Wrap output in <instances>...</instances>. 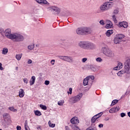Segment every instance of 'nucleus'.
Masks as SVG:
<instances>
[{
	"label": "nucleus",
	"mask_w": 130,
	"mask_h": 130,
	"mask_svg": "<svg viewBox=\"0 0 130 130\" xmlns=\"http://www.w3.org/2000/svg\"><path fill=\"white\" fill-rule=\"evenodd\" d=\"M83 35H88V34H91L92 30L89 27H83Z\"/></svg>",
	"instance_id": "9b49d317"
},
{
	"label": "nucleus",
	"mask_w": 130,
	"mask_h": 130,
	"mask_svg": "<svg viewBox=\"0 0 130 130\" xmlns=\"http://www.w3.org/2000/svg\"><path fill=\"white\" fill-rule=\"evenodd\" d=\"M0 130H3V129H0Z\"/></svg>",
	"instance_id": "0e129e2a"
},
{
	"label": "nucleus",
	"mask_w": 130,
	"mask_h": 130,
	"mask_svg": "<svg viewBox=\"0 0 130 130\" xmlns=\"http://www.w3.org/2000/svg\"><path fill=\"white\" fill-rule=\"evenodd\" d=\"M124 70H126V73L128 75L130 74V59H126L124 62Z\"/></svg>",
	"instance_id": "6e6552de"
},
{
	"label": "nucleus",
	"mask_w": 130,
	"mask_h": 130,
	"mask_svg": "<svg viewBox=\"0 0 130 130\" xmlns=\"http://www.w3.org/2000/svg\"><path fill=\"white\" fill-rule=\"evenodd\" d=\"M115 109V112H117V111H118V110H119V109H118V108L117 107L114 108Z\"/></svg>",
	"instance_id": "603ef678"
},
{
	"label": "nucleus",
	"mask_w": 130,
	"mask_h": 130,
	"mask_svg": "<svg viewBox=\"0 0 130 130\" xmlns=\"http://www.w3.org/2000/svg\"><path fill=\"white\" fill-rule=\"evenodd\" d=\"M105 120L106 121H108V120H109V118H108V117L105 118Z\"/></svg>",
	"instance_id": "13d9d810"
},
{
	"label": "nucleus",
	"mask_w": 130,
	"mask_h": 130,
	"mask_svg": "<svg viewBox=\"0 0 130 130\" xmlns=\"http://www.w3.org/2000/svg\"><path fill=\"white\" fill-rule=\"evenodd\" d=\"M17 130H21V126L18 125L16 127Z\"/></svg>",
	"instance_id": "6e6d98bb"
},
{
	"label": "nucleus",
	"mask_w": 130,
	"mask_h": 130,
	"mask_svg": "<svg viewBox=\"0 0 130 130\" xmlns=\"http://www.w3.org/2000/svg\"><path fill=\"white\" fill-rule=\"evenodd\" d=\"M100 24H101V25H102L103 26H104V25H105V23L104 22V20H101L100 21Z\"/></svg>",
	"instance_id": "a19ab883"
},
{
	"label": "nucleus",
	"mask_w": 130,
	"mask_h": 130,
	"mask_svg": "<svg viewBox=\"0 0 130 130\" xmlns=\"http://www.w3.org/2000/svg\"><path fill=\"white\" fill-rule=\"evenodd\" d=\"M47 10L53 11L54 15H58V14L60 13V9L56 6H50L49 7L47 8Z\"/></svg>",
	"instance_id": "0eeeda50"
},
{
	"label": "nucleus",
	"mask_w": 130,
	"mask_h": 130,
	"mask_svg": "<svg viewBox=\"0 0 130 130\" xmlns=\"http://www.w3.org/2000/svg\"><path fill=\"white\" fill-rule=\"evenodd\" d=\"M49 125L50 127H54L55 126V124L54 123H51L50 121H49L48 122Z\"/></svg>",
	"instance_id": "72a5a7b5"
},
{
	"label": "nucleus",
	"mask_w": 130,
	"mask_h": 130,
	"mask_svg": "<svg viewBox=\"0 0 130 130\" xmlns=\"http://www.w3.org/2000/svg\"><path fill=\"white\" fill-rule=\"evenodd\" d=\"M2 66H3V64H2V63L0 62V70L1 71H3L4 70V68H3Z\"/></svg>",
	"instance_id": "3c124183"
},
{
	"label": "nucleus",
	"mask_w": 130,
	"mask_h": 130,
	"mask_svg": "<svg viewBox=\"0 0 130 130\" xmlns=\"http://www.w3.org/2000/svg\"><path fill=\"white\" fill-rule=\"evenodd\" d=\"M125 73H126V71L125 69L124 70H122L117 73V76H118V77H121V75H123V74H125Z\"/></svg>",
	"instance_id": "412c9836"
},
{
	"label": "nucleus",
	"mask_w": 130,
	"mask_h": 130,
	"mask_svg": "<svg viewBox=\"0 0 130 130\" xmlns=\"http://www.w3.org/2000/svg\"><path fill=\"white\" fill-rule=\"evenodd\" d=\"M21 57H22V55L17 54L16 55V58L17 60H20L21 59Z\"/></svg>",
	"instance_id": "f704fd0d"
},
{
	"label": "nucleus",
	"mask_w": 130,
	"mask_h": 130,
	"mask_svg": "<svg viewBox=\"0 0 130 130\" xmlns=\"http://www.w3.org/2000/svg\"><path fill=\"white\" fill-rule=\"evenodd\" d=\"M25 130H30V128H29V126H27V127L25 128Z\"/></svg>",
	"instance_id": "052dcab7"
},
{
	"label": "nucleus",
	"mask_w": 130,
	"mask_h": 130,
	"mask_svg": "<svg viewBox=\"0 0 130 130\" xmlns=\"http://www.w3.org/2000/svg\"><path fill=\"white\" fill-rule=\"evenodd\" d=\"M112 18L114 23H117V19H116V17L115 16V15H113Z\"/></svg>",
	"instance_id": "473e14b6"
},
{
	"label": "nucleus",
	"mask_w": 130,
	"mask_h": 130,
	"mask_svg": "<svg viewBox=\"0 0 130 130\" xmlns=\"http://www.w3.org/2000/svg\"><path fill=\"white\" fill-rule=\"evenodd\" d=\"M129 92L130 91H126V92H125V95H127L128 94H129Z\"/></svg>",
	"instance_id": "bf43d9fd"
},
{
	"label": "nucleus",
	"mask_w": 130,
	"mask_h": 130,
	"mask_svg": "<svg viewBox=\"0 0 130 130\" xmlns=\"http://www.w3.org/2000/svg\"><path fill=\"white\" fill-rule=\"evenodd\" d=\"M90 81V78L89 77H86L83 80V85L87 86L89 85V81Z\"/></svg>",
	"instance_id": "a211bd4d"
},
{
	"label": "nucleus",
	"mask_w": 130,
	"mask_h": 130,
	"mask_svg": "<svg viewBox=\"0 0 130 130\" xmlns=\"http://www.w3.org/2000/svg\"><path fill=\"white\" fill-rule=\"evenodd\" d=\"M71 126L73 130H80V127H79L77 124H72Z\"/></svg>",
	"instance_id": "5701e85b"
},
{
	"label": "nucleus",
	"mask_w": 130,
	"mask_h": 130,
	"mask_svg": "<svg viewBox=\"0 0 130 130\" xmlns=\"http://www.w3.org/2000/svg\"><path fill=\"white\" fill-rule=\"evenodd\" d=\"M125 37V36L123 34H118L116 35L114 39V42L115 44H119L121 42V40Z\"/></svg>",
	"instance_id": "39448f33"
},
{
	"label": "nucleus",
	"mask_w": 130,
	"mask_h": 130,
	"mask_svg": "<svg viewBox=\"0 0 130 130\" xmlns=\"http://www.w3.org/2000/svg\"><path fill=\"white\" fill-rule=\"evenodd\" d=\"M76 33L78 35H84L83 27L78 28L76 30Z\"/></svg>",
	"instance_id": "4468645a"
},
{
	"label": "nucleus",
	"mask_w": 130,
	"mask_h": 130,
	"mask_svg": "<svg viewBox=\"0 0 130 130\" xmlns=\"http://www.w3.org/2000/svg\"><path fill=\"white\" fill-rule=\"evenodd\" d=\"M126 114L124 113H121L120 114L121 117H124L125 116Z\"/></svg>",
	"instance_id": "8fccbe9b"
},
{
	"label": "nucleus",
	"mask_w": 130,
	"mask_h": 130,
	"mask_svg": "<svg viewBox=\"0 0 130 130\" xmlns=\"http://www.w3.org/2000/svg\"><path fill=\"white\" fill-rule=\"evenodd\" d=\"M28 122L27 120H25V123H24V128H26V127H28Z\"/></svg>",
	"instance_id": "c03bdc74"
},
{
	"label": "nucleus",
	"mask_w": 130,
	"mask_h": 130,
	"mask_svg": "<svg viewBox=\"0 0 130 130\" xmlns=\"http://www.w3.org/2000/svg\"><path fill=\"white\" fill-rule=\"evenodd\" d=\"M65 61H68V62H73V58L70 56H67L65 58Z\"/></svg>",
	"instance_id": "4be33fe9"
},
{
	"label": "nucleus",
	"mask_w": 130,
	"mask_h": 130,
	"mask_svg": "<svg viewBox=\"0 0 130 130\" xmlns=\"http://www.w3.org/2000/svg\"><path fill=\"white\" fill-rule=\"evenodd\" d=\"M36 80V77H35V76L31 77L29 81V84L30 86H33V85L35 84Z\"/></svg>",
	"instance_id": "6ab92c4d"
},
{
	"label": "nucleus",
	"mask_w": 130,
	"mask_h": 130,
	"mask_svg": "<svg viewBox=\"0 0 130 130\" xmlns=\"http://www.w3.org/2000/svg\"><path fill=\"white\" fill-rule=\"evenodd\" d=\"M97 117H96L95 116H93L91 118V123H95L96 122V120H97Z\"/></svg>",
	"instance_id": "c85d7f7f"
},
{
	"label": "nucleus",
	"mask_w": 130,
	"mask_h": 130,
	"mask_svg": "<svg viewBox=\"0 0 130 130\" xmlns=\"http://www.w3.org/2000/svg\"><path fill=\"white\" fill-rule=\"evenodd\" d=\"M103 124H100L99 125V127H100V128H101V127H103Z\"/></svg>",
	"instance_id": "4d7b16f0"
},
{
	"label": "nucleus",
	"mask_w": 130,
	"mask_h": 130,
	"mask_svg": "<svg viewBox=\"0 0 130 130\" xmlns=\"http://www.w3.org/2000/svg\"><path fill=\"white\" fill-rule=\"evenodd\" d=\"M78 46L80 48L86 50H94L96 49V45L89 41H81L78 43Z\"/></svg>",
	"instance_id": "f257e3e1"
},
{
	"label": "nucleus",
	"mask_w": 130,
	"mask_h": 130,
	"mask_svg": "<svg viewBox=\"0 0 130 130\" xmlns=\"http://www.w3.org/2000/svg\"><path fill=\"white\" fill-rule=\"evenodd\" d=\"M94 76H92V77H91V80H94Z\"/></svg>",
	"instance_id": "e2e57ef3"
},
{
	"label": "nucleus",
	"mask_w": 130,
	"mask_h": 130,
	"mask_svg": "<svg viewBox=\"0 0 130 130\" xmlns=\"http://www.w3.org/2000/svg\"><path fill=\"white\" fill-rule=\"evenodd\" d=\"M113 27V24H112V22L111 21H108V24L106 25V28L107 29H110V28H112Z\"/></svg>",
	"instance_id": "dca6fc26"
},
{
	"label": "nucleus",
	"mask_w": 130,
	"mask_h": 130,
	"mask_svg": "<svg viewBox=\"0 0 130 130\" xmlns=\"http://www.w3.org/2000/svg\"><path fill=\"white\" fill-rule=\"evenodd\" d=\"M12 30L10 28L6 29L4 31V36L8 38V39H10L12 37Z\"/></svg>",
	"instance_id": "1a4fd4ad"
},
{
	"label": "nucleus",
	"mask_w": 130,
	"mask_h": 130,
	"mask_svg": "<svg viewBox=\"0 0 130 130\" xmlns=\"http://www.w3.org/2000/svg\"><path fill=\"white\" fill-rule=\"evenodd\" d=\"M19 96L20 98H23L24 96H25V92L24 91V89L20 88L19 91Z\"/></svg>",
	"instance_id": "f3484780"
},
{
	"label": "nucleus",
	"mask_w": 130,
	"mask_h": 130,
	"mask_svg": "<svg viewBox=\"0 0 130 130\" xmlns=\"http://www.w3.org/2000/svg\"><path fill=\"white\" fill-rule=\"evenodd\" d=\"M23 82L24 83H25V84H28V79L27 78L23 79Z\"/></svg>",
	"instance_id": "de8ad7c7"
},
{
	"label": "nucleus",
	"mask_w": 130,
	"mask_h": 130,
	"mask_svg": "<svg viewBox=\"0 0 130 130\" xmlns=\"http://www.w3.org/2000/svg\"><path fill=\"white\" fill-rule=\"evenodd\" d=\"M27 48L29 50H33L34 49V44L28 46Z\"/></svg>",
	"instance_id": "7c9ffc66"
},
{
	"label": "nucleus",
	"mask_w": 130,
	"mask_h": 130,
	"mask_svg": "<svg viewBox=\"0 0 130 130\" xmlns=\"http://www.w3.org/2000/svg\"><path fill=\"white\" fill-rule=\"evenodd\" d=\"M9 109L10 111H12V112H17L18 111V110L15 109L14 107H10L9 108Z\"/></svg>",
	"instance_id": "393cba45"
},
{
	"label": "nucleus",
	"mask_w": 130,
	"mask_h": 130,
	"mask_svg": "<svg viewBox=\"0 0 130 130\" xmlns=\"http://www.w3.org/2000/svg\"><path fill=\"white\" fill-rule=\"evenodd\" d=\"M10 39L14 42H21L24 40V37L19 33H14L12 34Z\"/></svg>",
	"instance_id": "f03ea898"
},
{
	"label": "nucleus",
	"mask_w": 130,
	"mask_h": 130,
	"mask_svg": "<svg viewBox=\"0 0 130 130\" xmlns=\"http://www.w3.org/2000/svg\"><path fill=\"white\" fill-rule=\"evenodd\" d=\"M82 97H83V93H79L77 95L70 98L69 101L71 102V103H73L74 104L75 103H77V102H79V101H80V100H81L82 99Z\"/></svg>",
	"instance_id": "20e7f679"
},
{
	"label": "nucleus",
	"mask_w": 130,
	"mask_h": 130,
	"mask_svg": "<svg viewBox=\"0 0 130 130\" xmlns=\"http://www.w3.org/2000/svg\"><path fill=\"white\" fill-rule=\"evenodd\" d=\"M71 122L72 124H77L79 123V119L77 117H74L71 119Z\"/></svg>",
	"instance_id": "ddd939ff"
},
{
	"label": "nucleus",
	"mask_w": 130,
	"mask_h": 130,
	"mask_svg": "<svg viewBox=\"0 0 130 130\" xmlns=\"http://www.w3.org/2000/svg\"><path fill=\"white\" fill-rule=\"evenodd\" d=\"M8 116H9V114L8 113H4L3 114V117L5 120H6V118H7V117H8Z\"/></svg>",
	"instance_id": "4c0bfd02"
},
{
	"label": "nucleus",
	"mask_w": 130,
	"mask_h": 130,
	"mask_svg": "<svg viewBox=\"0 0 130 130\" xmlns=\"http://www.w3.org/2000/svg\"><path fill=\"white\" fill-rule=\"evenodd\" d=\"M123 66L122 63H118L117 66L114 68V71H119L120 69H122Z\"/></svg>",
	"instance_id": "2eb2a0df"
},
{
	"label": "nucleus",
	"mask_w": 130,
	"mask_h": 130,
	"mask_svg": "<svg viewBox=\"0 0 130 130\" xmlns=\"http://www.w3.org/2000/svg\"><path fill=\"white\" fill-rule=\"evenodd\" d=\"M90 69L93 72H96V68L94 67V66H91Z\"/></svg>",
	"instance_id": "37998d69"
},
{
	"label": "nucleus",
	"mask_w": 130,
	"mask_h": 130,
	"mask_svg": "<svg viewBox=\"0 0 130 130\" xmlns=\"http://www.w3.org/2000/svg\"><path fill=\"white\" fill-rule=\"evenodd\" d=\"M66 130H70V129H69V126H66Z\"/></svg>",
	"instance_id": "680f3d73"
},
{
	"label": "nucleus",
	"mask_w": 130,
	"mask_h": 130,
	"mask_svg": "<svg viewBox=\"0 0 130 130\" xmlns=\"http://www.w3.org/2000/svg\"><path fill=\"white\" fill-rule=\"evenodd\" d=\"M66 56H59L58 57L60 59H63V60H66Z\"/></svg>",
	"instance_id": "ea45409f"
},
{
	"label": "nucleus",
	"mask_w": 130,
	"mask_h": 130,
	"mask_svg": "<svg viewBox=\"0 0 130 130\" xmlns=\"http://www.w3.org/2000/svg\"><path fill=\"white\" fill-rule=\"evenodd\" d=\"M40 107L43 110H46L47 109V107L44 105L41 104L40 105Z\"/></svg>",
	"instance_id": "cd10ccee"
},
{
	"label": "nucleus",
	"mask_w": 130,
	"mask_h": 130,
	"mask_svg": "<svg viewBox=\"0 0 130 130\" xmlns=\"http://www.w3.org/2000/svg\"><path fill=\"white\" fill-rule=\"evenodd\" d=\"M27 63H28V64H30L32 63V60L29 59V60H28V61H27Z\"/></svg>",
	"instance_id": "5fc2aeb1"
},
{
	"label": "nucleus",
	"mask_w": 130,
	"mask_h": 130,
	"mask_svg": "<svg viewBox=\"0 0 130 130\" xmlns=\"http://www.w3.org/2000/svg\"><path fill=\"white\" fill-rule=\"evenodd\" d=\"M8 52H9V50L8 49V48H3L2 51V54H4L5 55H6V54H7Z\"/></svg>",
	"instance_id": "b1692460"
},
{
	"label": "nucleus",
	"mask_w": 130,
	"mask_h": 130,
	"mask_svg": "<svg viewBox=\"0 0 130 130\" xmlns=\"http://www.w3.org/2000/svg\"><path fill=\"white\" fill-rule=\"evenodd\" d=\"M96 61H98L99 62H101L102 61V58L101 57H98L96 59Z\"/></svg>",
	"instance_id": "79ce46f5"
},
{
	"label": "nucleus",
	"mask_w": 130,
	"mask_h": 130,
	"mask_svg": "<svg viewBox=\"0 0 130 130\" xmlns=\"http://www.w3.org/2000/svg\"><path fill=\"white\" fill-rule=\"evenodd\" d=\"M112 34H113V30L112 29H109L106 32V35L107 37H110Z\"/></svg>",
	"instance_id": "aec40b11"
},
{
	"label": "nucleus",
	"mask_w": 130,
	"mask_h": 130,
	"mask_svg": "<svg viewBox=\"0 0 130 130\" xmlns=\"http://www.w3.org/2000/svg\"><path fill=\"white\" fill-rule=\"evenodd\" d=\"M37 3L40 4L46 5V6H49L50 4L46 0H36Z\"/></svg>",
	"instance_id": "f8f14e48"
},
{
	"label": "nucleus",
	"mask_w": 130,
	"mask_h": 130,
	"mask_svg": "<svg viewBox=\"0 0 130 130\" xmlns=\"http://www.w3.org/2000/svg\"><path fill=\"white\" fill-rule=\"evenodd\" d=\"M102 52L108 57H112L114 56L113 52L107 47H103L102 48Z\"/></svg>",
	"instance_id": "7ed1b4c3"
},
{
	"label": "nucleus",
	"mask_w": 130,
	"mask_h": 130,
	"mask_svg": "<svg viewBox=\"0 0 130 130\" xmlns=\"http://www.w3.org/2000/svg\"><path fill=\"white\" fill-rule=\"evenodd\" d=\"M49 83H50L49 81H48V80H46V81H45L44 84H45V85H46V86H48V85H49Z\"/></svg>",
	"instance_id": "49530a36"
},
{
	"label": "nucleus",
	"mask_w": 130,
	"mask_h": 130,
	"mask_svg": "<svg viewBox=\"0 0 130 130\" xmlns=\"http://www.w3.org/2000/svg\"><path fill=\"white\" fill-rule=\"evenodd\" d=\"M87 61V58H83L82 59V62H86Z\"/></svg>",
	"instance_id": "864d4df0"
},
{
	"label": "nucleus",
	"mask_w": 130,
	"mask_h": 130,
	"mask_svg": "<svg viewBox=\"0 0 130 130\" xmlns=\"http://www.w3.org/2000/svg\"><path fill=\"white\" fill-rule=\"evenodd\" d=\"M117 102H118V100H114L112 102L111 105L112 106L115 105V104H116V103H117Z\"/></svg>",
	"instance_id": "c9c22d12"
},
{
	"label": "nucleus",
	"mask_w": 130,
	"mask_h": 130,
	"mask_svg": "<svg viewBox=\"0 0 130 130\" xmlns=\"http://www.w3.org/2000/svg\"><path fill=\"white\" fill-rule=\"evenodd\" d=\"M111 8V2H105L100 6V10L102 12H105V11H108L109 9Z\"/></svg>",
	"instance_id": "423d86ee"
},
{
	"label": "nucleus",
	"mask_w": 130,
	"mask_h": 130,
	"mask_svg": "<svg viewBox=\"0 0 130 130\" xmlns=\"http://www.w3.org/2000/svg\"><path fill=\"white\" fill-rule=\"evenodd\" d=\"M73 93V88H69V91H68V94H72Z\"/></svg>",
	"instance_id": "a18cd8bd"
},
{
	"label": "nucleus",
	"mask_w": 130,
	"mask_h": 130,
	"mask_svg": "<svg viewBox=\"0 0 130 130\" xmlns=\"http://www.w3.org/2000/svg\"><path fill=\"white\" fill-rule=\"evenodd\" d=\"M64 103V101L63 100H61L59 102H58V105H59V106H62V105H63V104Z\"/></svg>",
	"instance_id": "c756f323"
},
{
	"label": "nucleus",
	"mask_w": 130,
	"mask_h": 130,
	"mask_svg": "<svg viewBox=\"0 0 130 130\" xmlns=\"http://www.w3.org/2000/svg\"><path fill=\"white\" fill-rule=\"evenodd\" d=\"M118 12H119L118 10L115 9L114 10L113 14L115 16V15H117V14H118Z\"/></svg>",
	"instance_id": "58836bf2"
},
{
	"label": "nucleus",
	"mask_w": 130,
	"mask_h": 130,
	"mask_svg": "<svg viewBox=\"0 0 130 130\" xmlns=\"http://www.w3.org/2000/svg\"><path fill=\"white\" fill-rule=\"evenodd\" d=\"M118 27L119 28L123 27V28H126L127 27H128V23H127V22L126 21H121L119 22Z\"/></svg>",
	"instance_id": "9d476101"
},
{
	"label": "nucleus",
	"mask_w": 130,
	"mask_h": 130,
	"mask_svg": "<svg viewBox=\"0 0 130 130\" xmlns=\"http://www.w3.org/2000/svg\"><path fill=\"white\" fill-rule=\"evenodd\" d=\"M103 114V112H101L97 114L96 115H95L94 116L95 117H96L97 119H98V118H99V117H101V116H102Z\"/></svg>",
	"instance_id": "bb28decb"
},
{
	"label": "nucleus",
	"mask_w": 130,
	"mask_h": 130,
	"mask_svg": "<svg viewBox=\"0 0 130 130\" xmlns=\"http://www.w3.org/2000/svg\"><path fill=\"white\" fill-rule=\"evenodd\" d=\"M109 112L110 113H114L115 112V109L114 108H112L109 111Z\"/></svg>",
	"instance_id": "e433bc0d"
},
{
	"label": "nucleus",
	"mask_w": 130,
	"mask_h": 130,
	"mask_svg": "<svg viewBox=\"0 0 130 130\" xmlns=\"http://www.w3.org/2000/svg\"><path fill=\"white\" fill-rule=\"evenodd\" d=\"M54 62H55V60L52 59L51 60V63L52 64V66H54Z\"/></svg>",
	"instance_id": "09e8293b"
},
{
	"label": "nucleus",
	"mask_w": 130,
	"mask_h": 130,
	"mask_svg": "<svg viewBox=\"0 0 130 130\" xmlns=\"http://www.w3.org/2000/svg\"><path fill=\"white\" fill-rule=\"evenodd\" d=\"M0 34L2 36H5V30L3 28H0Z\"/></svg>",
	"instance_id": "2f4dec72"
},
{
	"label": "nucleus",
	"mask_w": 130,
	"mask_h": 130,
	"mask_svg": "<svg viewBox=\"0 0 130 130\" xmlns=\"http://www.w3.org/2000/svg\"><path fill=\"white\" fill-rule=\"evenodd\" d=\"M35 114L37 116H40L41 115V112L39 111V110L35 111Z\"/></svg>",
	"instance_id": "a878e982"
}]
</instances>
